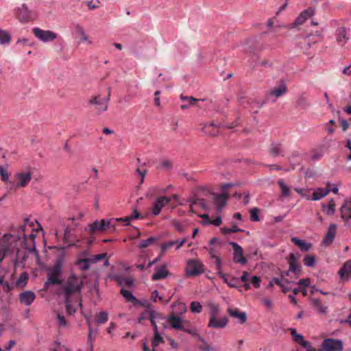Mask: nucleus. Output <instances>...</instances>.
Wrapping results in <instances>:
<instances>
[{
	"label": "nucleus",
	"mask_w": 351,
	"mask_h": 351,
	"mask_svg": "<svg viewBox=\"0 0 351 351\" xmlns=\"http://www.w3.org/2000/svg\"><path fill=\"white\" fill-rule=\"evenodd\" d=\"M83 287V281L79 280L75 275L71 274L66 280L62 287L63 293L65 298L66 310L69 315H71L76 311L73 305L71 295L75 293L80 294Z\"/></svg>",
	"instance_id": "obj_1"
},
{
	"label": "nucleus",
	"mask_w": 351,
	"mask_h": 351,
	"mask_svg": "<svg viewBox=\"0 0 351 351\" xmlns=\"http://www.w3.org/2000/svg\"><path fill=\"white\" fill-rule=\"evenodd\" d=\"M289 263V270L282 275L280 279L275 280L276 284L281 287L282 292L285 293L292 291V285L295 283L294 281L287 280L285 276H288L290 271L293 272L297 276H299L301 271V266L298 263V258L295 254H290Z\"/></svg>",
	"instance_id": "obj_2"
},
{
	"label": "nucleus",
	"mask_w": 351,
	"mask_h": 351,
	"mask_svg": "<svg viewBox=\"0 0 351 351\" xmlns=\"http://www.w3.org/2000/svg\"><path fill=\"white\" fill-rule=\"evenodd\" d=\"M165 319L169 324V327L172 329L182 330L191 335H197V330L187 328L186 325L188 321L182 319L181 317L171 315L167 317Z\"/></svg>",
	"instance_id": "obj_3"
},
{
	"label": "nucleus",
	"mask_w": 351,
	"mask_h": 351,
	"mask_svg": "<svg viewBox=\"0 0 351 351\" xmlns=\"http://www.w3.org/2000/svg\"><path fill=\"white\" fill-rule=\"evenodd\" d=\"M32 32L34 36L40 42L47 43L53 42L58 38V34L51 30L43 29L40 27H34Z\"/></svg>",
	"instance_id": "obj_4"
},
{
	"label": "nucleus",
	"mask_w": 351,
	"mask_h": 351,
	"mask_svg": "<svg viewBox=\"0 0 351 351\" xmlns=\"http://www.w3.org/2000/svg\"><path fill=\"white\" fill-rule=\"evenodd\" d=\"M287 92V86L285 82L280 81L279 84L272 88L267 93L266 98L267 101L276 102V99Z\"/></svg>",
	"instance_id": "obj_5"
},
{
	"label": "nucleus",
	"mask_w": 351,
	"mask_h": 351,
	"mask_svg": "<svg viewBox=\"0 0 351 351\" xmlns=\"http://www.w3.org/2000/svg\"><path fill=\"white\" fill-rule=\"evenodd\" d=\"M32 173L29 169H26L16 173L14 175L16 188L25 187L32 180Z\"/></svg>",
	"instance_id": "obj_6"
},
{
	"label": "nucleus",
	"mask_w": 351,
	"mask_h": 351,
	"mask_svg": "<svg viewBox=\"0 0 351 351\" xmlns=\"http://www.w3.org/2000/svg\"><path fill=\"white\" fill-rule=\"evenodd\" d=\"M15 241V238L12 235H5L3 237L1 249L0 250V263L5 258V254L12 251L15 247V245H14Z\"/></svg>",
	"instance_id": "obj_7"
},
{
	"label": "nucleus",
	"mask_w": 351,
	"mask_h": 351,
	"mask_svg": "<svg viewBox=\"0 0 351 351\" xmlns=\"http://www.w3.org/2000/svg\"><path fill=\"white\" fill-rule=\"evenodd\" d=\"M204 272V266L198 260H190L187 262L186 273L188 276H197Z\"/></svg>",
	"instance_id": "obj_8"
},
{
	"label": "nucleus",
	"mask_w": 351,
	"mask_h": 351,
	"mask_svg": "<svg viewBox=\"0 0 351 351\" xmlns=\"http://www.w3.org/2000/svg\"><path fill=\"white\" fill-rule=\"evenodd\" d=\"M343 342L340 339H326L322 343L323 351H343Z\"/></svg>",
	"instance_id": "obj_9"
},
{
	"label": "nucleus",
	"mask_w": 351,
	"mask_h": 351,
	"mask_svg": "<svg viewBox=\"0 0 351 351\" xmlns=\"http://www.w3.org/2000/svg\"><path fill=\"white\" fill-rule=\"evenodd\" d=\"M112 221H114V219H103L99 223L97 220H95L93 223L89 225L88 230L90 232L93 233L96 231H100L110 228L115 229V225L112 224Z\"/></svg>",
	"instance_id": "obj_10"
},
{
	"label": "nucleus",
	"mask_w": 351,
	"mask_h": 351,
	"mask_svg": "<svg viewBox=\"0 0 351 351\" xmlns=\"http://www.w3.org/2000/svg\"><path fill=\"white\" fill-rule=\"evenodd\" d=\"M108 99L109 96L107 97H101L100 95L93 96L90 99L89 103L95 106V108L99 112H103L108 109Z\"/></svg>",
	"instance_id": "obj_11"
},
{
	"label": "nucleus",
	"mask_w": 351,
	"mask_h": 351,
	"mask_svg": "<svg viewBox=\"0 0 351 351\" xmlns=\"http://www.w3.org/2000/svg\"><path fill=\"white\" fill-rule=\"evenodd\" d=\"M62 265L60 263H57L53 267L50 268L48 272V279L45 282V286L49 284H60V280L58 276L61 272Z\"/></svg>",
	"instance_id": "obj_12"
},
{
	"label": "nucleus",
	"mask_w": 351,
	"mask_h": 351,
	"mask_svg": "<svg viewBox=\"0 0 351 351\" xmlns=\"http://www.w3.org/2000/svg\"><path fill=\"white\" fill-rule=\"evenodd\" d=\"M315 14V9L313 8H308L304 11L302 12L296 18L291 27H296L302 25L309 17L313 16Z\"/></svg>",
	"instance_id": "obj_13"
},
{
	"label": "nucleus",
	"mask_w": 351,
	"mask_h": 351,
	"mask_svg": "<svg viewBox=\"0 0 351 351\" xmlns=\"http://www.w3.org/2000/svg\"><path fill=\"white\" fill-rule=\"evenodd\" d=\"M234 250V261L237 263L244 265L247 263L246 258L243 256V250L242 247L235 242H230Z\"/></svg>",
	"instance_id": "obj_14"
},
{
	"label": "nucleus",
	"mask_w": 351,
	"mask_h": 351,
	"mask_svg": "<svg viewBox=\"0 0 351 351\" xmlns=\"http://www.w3.org/2000/svg\"><path fill=\"white\" fill-rule=\"evenodd\" d=\"M16 12L21 22H27L32 19L31 12L25 4H23L17 8Z\"/></svg>",
	"instance_id": "obj_15"
},
{
	"label": "nucleus",
	"mask_w": 351,
	"mask_h": 351,
	"mask_svg": "<svg viewBox=\"0 0 351 351\" xmlns=\"http://www.w3.org/2000/svg\"><path fill=\"white\" fill-rule=\"evenodd\" d=\"M169 202L170 199L165 196H162L156 199L154 203V206L152 210V214L155 216L159 215L162 208Z\"/></svg>",
	"instance_id": "obj_16"
},
{
	"label": "nucleus",
	"mask_w": 351,
	"mask_h": 351,
	"mask_svg": "<svg viewBox=\"0 0 351 351\" xmlns=\"http://www.w3.org/2000/svg\"><path fill=\"white\" fill-rule=\"evenodd\" d=\"M229 195L227 192L224 191L221 194H215L213 203L219 211H221L226 206L227 199Z\"/></svg>",
	"instance_id": "obj_17"
},
{
	"label": "nucleus",
	"mask_w": 351,
	"mask_h": 351,
	"mask_svg": "<svg viewBox=\"0 0 351 351\" xmlns=\"http://www.w3.org/2000/svg\"><path fill=\"white\" fill-rule=\"evenodd\" d=\"M24 244L25 248L30 252H34L36 256H38V254L36 250L35 247V234L31 233L29 237L26 234H23Z\"/></svg>",
	"instance_id": "obj_18"
},
{
	"label": "nucleus",
	"mask_w": 351,
	"mask_h": 351,
	"mask_svg": "<svg viewBox=\"0 0 351 351\" xmlns=\"http://www.w3.org/2000/svg\"><path fill=\"white\" fill-rule=\"evenodd\" d=\"M338 274L341 279L343 280H348L351 278V260H348L344 263Z\"/></svg>",
	"instance_id": "obj_19"
},
{
	"label": "nucleus",
	"mask_w": 351,
	"mask_h": 351,
	"mask_svg": "<svg viewBox=\"0 0 351 351\" xmlns=\"http://www.w3.org/2000/svg\"><path fill=\"white\" fill-rule=\"evenodd\" d=\"M20 302L25 306H29L36 298V295L31 291H26L19 294Z\"/></svg>",
	"instance_id": "obj_20"
},
{
	"label": "nucleus",
	"mask_w": 351,
	"mask_h": 351,
	"mask_svg": "<svg viewBox=\"0 0 351 351\" xmlns=\"http://www.w3.org/2000/svg\"><path fill=\"white\" fill-rule=\"evenodd\" d=\"M341 217L345 221L351 219V199H347L340 208Z\"/></svg>",
	"instance_id": "obj_21"
},
{
	"label": "nucleus",
	"mask_w": 351,
	"mask_h": 351,
	"mask_svg": "<svg viewBox=\"0 0 351 351\" xmlns=\"http://www.w3.org/2000/svg\"><path fill=\"white\" fill-rule=\"evenodd\" d=\"M336 232H337V225L334 224V223L330 224L326 234L325 235V237L323 239L322 243L326 245H330V243H332V241H334L335 237L336 235Z\"/></svg>",
	"instance_id": "obj_22"
},
{
	"label": "nucleus",
	"mask_w": 351,
	"mask_h": 351,
	"mask_svg": "<svg viewBox=\"0 0 351 351\" xmlns=\"http://www.w3.org/2000/svg\"><path fill=\"white\" fill-rule=\"evenodd\" d=\"M335 38L338 43L345 44L349 39L346 28L344 27L337 28L335 32Z\"/></svg>",
	"instance_id": "obj_23"
},
{
	"label": "nucleus",
	"mask_w": 351,
	"mask_h": 351,
	"mask_svg": "<svg viewBox=\"0 0 351 351\" xmlns=\"http://www.w3.org/2000/svg\"><path fill=\"white\" fill-rule=\"evenodd\" d=\"M228 322V319L227 317H224L221 319H218L217 317L213 319H210L208 326L213 328H222L227 325Z\"/></svg>",
	"instance_id": "obj_24"
},
{
	"label": "nucleus",
	"mask_w": 351,
	"mask_h": 351,
	"mask_svg": "<svg viewBox=\"0 0 351 351\" xmlns=\"http://www.w3.org/2000/svg\"><path fill=\"white\" fill-rule=\"evenodd\" d=\"M169 275V271L167 269V266L163 265L156 269L155 273L152 275L153 280H159L167 278Z\"/></svg>",
	"instance_id": "obj_25"
},
{
	"label": "nucleus",
	"mask_w": 351,
	"mask_h": 351,
	"mask_svg": "<svg viewBox=\"0 0 351 351\" xmlns=\"http://www.w3.org/2000/svg\"><path fill=\"white\" fill-rule=\"evenodd\" d=\"M330 191L328 188H318L314 191L311 199L314 201L319 200L326 196Z\"/></svg>",
	"instance_id": "obj_26"
},
{
	"label": "nucleus",
	"mask_w": 351,
	"mask_h": 351,
	"mask_svg": "<svg viewBox=\"0 0 351 351\" xmlns=\"http://www.w3.org/2000/svg\"><path fill=\"white\" fill-rule=\"evenodd\" d=\"M228 312L230 316L238 319L240 323L243 324L246 322L247 317L245 312L239 311L237 308H228Z\"/></svg>",
	"instance_id": "obj_27"
},
{
	"label": "nucleus",
	"mask_w": 351,
	"mask_h": 351,
	"mask_svg": "<svg viewBox=\"0 0 351 351\" xmlns=\"http://www.w3.org/2000/svg\"><path fill=\"white\" fill-rule=\"evenodd\" d=\"M311 302L313 307L319 313L326 314L327 313L328 307L322 304L319 299L311 298Z\"/></svg>",
	"instance_id": "obj_28"
},
{
	"label": "nucleus",
	"mask_w": 351,
	"mask_h": 351,
	"mask_svg": "<svg viewBox=\"0 0 351 351\" xmlns=\"http://www.w3.org/2000/svg\"><path fill=\"white\" fill-rule=\"evenodd\" d=\"M75 33L80 36L81 40L85 42L88 45H92L93 42L89 40L88 36L86 34L84 27L80 24H77L75 26Z\"/></svg>",
	"instance_id": "obj_29"
},
{
	"label": "nucleus",
	"mask_w": 351,
	"mask_h": 351,
	"mask_svg": "<svg viewBox=\"0 0 351 351\" xmlns=\"http://www.w3.org/2000/svg\"><path fill=\"white\" fill-rule=\"evenodd\" d=\"M180 99L185 102V104L181 105L180 108L182 109H186L189 108L190 106H195L196 103L199 101L198 99L193 97H187L181 95Z\"/></svg>",
	"instance_id": "obj_30"
},
{
	"label": "nucleus",
	"mask_w": 351,
	"mask_h": 351,
	"mask_svg": "<svg viewBox=\"0 0 351 351\" xmlns=\"http://www.w3.org/2000/svg\"><path fill=\"white\" fill-rule=\"evenodd\" d=\"M121 294L123 297L128 301L134 303V304L138 303L136 298L132 294V293L128 290H126L123 288L121 289Z\"/></svg>",
	"instance_id": "obj_31"
},
{
	"label": "nucleus",
	"mask_w": 351,
	"mask_h": 351,
	"mask_svg": "<svg viewBox=\"0 0 351 351\" xmlns=\"http://www.w3.org/2000/svg\"><path fill=\"white\" fill-rule=\"evenodd\" d=\"M199 217L202 219H207L208 221L204 222V225H214L215 226H219L221 223V218L220 216L217 217L214 220L210 219L209 217L206 214L199 215Z\"/></svg>",
	"instance_id": "obj_32"
},
{
	"label": "nucleus",
	"mask_w": 351,
	"mask_h": 351,
	"mask_svg": "<svg viewBox=\"0 0 351 351\" xmlns=\"http://www.w3.org/2000/svg\"><path fill=\"white\" fill-rule=\"evenodd\" d=\"M51 351H71L64 344L58 341H53L50 346Z\"/></svg>",
	"instance_id": "obj_33"
},
{
	"label": "nucleus",
	"mask_w": 351,
	"mask_h": 351,
	"mask_svg": "<svg viewBox=\"0 0 351 351\" xmlns=\"http://www.w3.org/2000/svg\"><path fill=\"white\" fill-rule=\"evenodd\" d=\"M291 241L304 251H308L311 247V244L306 243L298 237H292Z\"/></svg>",
	"instance_id": "obj_34"
},
{
	"label": "nucleus",
	"mask_w": 351,
	"mask_h": 351,
	"mask_svg": "<svg viewBox=\"0 0 351 351\" xmlns=\"http://www.w3.org/2000/svg\"><path fill=\"white\" fill-rule=\"evenodd\" d=\"M140 217H141V215L139 214V213L137 211V210H135V215H130V216H128L124 218H115V219H114V221H123V222H125V226H129V225H130V221L132 220L138 219V218H140Z\"/></svg>",
	"instance_id": "obj_35"
},
{
	"label": "nucleus",
	"mask_w": 351,
	"mask_h": 351,
	"mask_svg": "<svg viewBox=\"0 0 351 351\" xmlns=\"http://www.w3.org/2000/svg\"><path fill=\"white\" fill-rule=\"evenodd\" d=\"M146 313H147L148 318L152 320H156V319L160 318V315L155 310L152 308L150 304H147L146 306Z\"/></svg>",
	"instance_id": "obj_36"
},
{
	"label": "nucleus",
	"mask_w": 351,
	"mask_h": 351,
	"mask_svg": "<svg viewBox=\"0 0 351 351\" xmlns=\"http://www.w3.org/2000/svg\"><path fill=\"white\" fill-rule=\"evenodd\" d=\"M118 282L121 288L132 287L134 286V280L132 278H119Z\"/></svg>",
	"instance_id": "obj_37"
},
{
	"label": "nucleus",
	"mask_w": 351,
	"mask_h": 351,
	"mask_svg": "<svg viewBox=\"0 0 351 351\" xmlns=\"http://www.w3.org/2000/svg\"><path fill=\"white\" fill-rule=\"evenodd\" d=\"M11 40L9 33L4 29H0V45H8Z\"/></svg>",
	"instance_id": "obj_38"
},
{
	"label": "nucleus",
	"mask_w": 351,
	"mask_h": 351,
	"mask_svg": "<svg viewBox=\"0 0 351 351\" xmlns=\"http://www.w3.org/2000/svg\"><path fill=\"white\" fill-rule=\"evenodd\" d=\"M173 246L176 247V250H177V241L176 240H170L160 245V250L162 254H164L168 250H169Z\"/></svg>",
	"instance_id": "obj_39"
},
{
	"label": "nucleus",
	"mask_w": 351,
	"mask_h": 351,
	"mask_svg": "<svg viewBox=\"0 0 351 351\" xmlns=\"http://www.w3.org/2000/svg\"><path fill=\"white\" fill-rule=\"evenodd\" d=\"M28 279L27 274L24 272L21 274L19 278L16 281L15 285L18 288H23L27 285V280Z\"/></svg>",
	"instance_id": "obj_40"
},
{
	"label": "nucleus",
	"mask_w": 351,
	"mask_h": 351,
	"mask_svg": "<svg viewBox=\"0 0 351 351\" xmlns=\"http://www.w3.org/2000/svg\"><path fill=\"white\" fill-rule=\"evenodd\" d=\"M270 152L274 156H278L282 153V147L280 143H274L271 145Z\"/></svg>",
	"instance_id": "obj_41"
},
{
	"label": "nucleus",
	"mask_w": 351,
	"mask_h": 351,
	"mask_svg": "<svg viewBox=\"0 0 351 351\" xmlns=\"http://www.w3.org/2000/svg\"><path fill=\"white\" fill-rule=\"evenodd\" d=\"M108 319V313L106 311H101L96 315V322L98 324H103Z\"/></svg>",
	"instance_id": "obj_42"
},
{
	"label": "nucleus",
	"mask_w": 351,
	"mask_h": 351,
	"mask_svg": "<svg viewBox=\"0 0 351 351\" xmlns=\"http://www.w3.org/2000/svg\"><path fill=\"white\" fill-rule=\"evenodd\" d=\"M290 331L294 341L296 343H299L300 345L302 346L304 342L306 341V340L304 339L303 336L302 335L297 333L296 330L295 328H291Z\"/></svg>",
	"instance_id": "obj_43"
},
{
	"label": "nucleus",
	"mask_w": 351,
	"mask_h": 351,
	"mask_svg": "<svg viewBox=\"0 0 351 351\" xmlns=\"http://www.w3.org/2000/svg\"><path fill=\"white\" fill-rule=\"evenodd\" d=\"M278 184L281 189L282 194L285 197L289 196L290 195V189L284 180L282 179L279 180Z\"/></svg>",
	"instance_id": "obj_44"
},
{
	"label": "nucleus",
	"mask_w": 351,
	"mask_h": 351,
	"mask_svg": "<svg viewBox=\"0 0 351 351\" xmlns=\"http://www.w3.org/2000/svg\"><path fill=\"white\" fill-rule=\"evenodd\" d=\"M190 309L193 313H200L202 311V306L199 302L193 301L191 303Z\"/></svg>",
	"instance_id": "obj_45"
},
{
	"label": "nucleus",
	"mask_w": 351,
	"mask_h": 351,
	"mask_svg": "<svg viewBox=\"0 0 351 351\" xmlns=\"http://www.w3.org/2000/svg\"><path fill=\"white\" fill-rule=\"evenodd\" d=\"M77 265L80 267V269L82 271H86L90 267V262L89 258L80 259L77 263Z\"/></svg>",
	"instance_id": "obj_46"
},
{
	"label": "nucleus",
	"mask_w": 351,
	"mask_h": 351,
	"mask_svg": "<svg viewBox=\"0 0 351 351\" xmlns=\"http://www.w3.org/2000/svg\"><path fill=\"white\" fill-rule=\"evenodd\" d=\"M223 281L228 285L230 287L237 288L239 280L236 278L228 279L227 276L222 278Z\"/></svg>",
	"instance_id": "obj_47"
},
{
	"label": "nucleus",
	"mask_w": 351,
	"mask_h": 351,
	"mask_svg": "<svg viewBox=\"0 0 351 351\" xmlns=\"http://www.w3.org/2000/svg\"><path fill=\"white\" fill-rule=\"evenodd\" d=\"M323 156L324 152L322 149H315L310 154V158L313 161L320 159Z\"/></svg>",
	"instance_id": "obj_48"
},
{
	"label": "nucleus",
	"mask_w": 351,
	"mask_h": 351,
	"mask_svg": "<svg viewBox=\"0 0 351 351\" xmlns=\"http://www.w3.org/2000/svg\"><path fill=\"white\" fill-rule=\"evenodd\" d=\"M219 124H217L214 122H209V123H204V128H203V130L204 131L205 133L209 134V135H215L216 133L214 132H211L209 130V128L210 127H215V128H217L219 127Z\"/></svg>",
	"instance_id": "obj_49"
},
{
	"label": "nucleus",
	"mask_w": 351,
	"mask_h": 351,
	"mask_svg": "<svg viewBox=\"0 0 351 351\" xmlns=\"http://www.w3.org/2000/svg\"><path fill=\"white\" fill-rule=\"evenodd\" d=\"M210 319H213L214 317H217L219 313V306L215 304H210Z\"/></svg>",
	"instance_id": "obj_50"
},
{
	"label": "nucleus",
	"mask_w": 351,
	"mask_h": 351,
	"mask_svg": "<svg viewBox=\"0 0 351 351\" xmlns=\"http://www.w3.org/2000/svg\"><path fill=\"white\" fill-rule=\"evenodd\" d=\"M163 341V338L161 337L159 332L157 333H154V337L152 339V346L154 348L156 347ZM153 351H155V348H153Z\"/></svg>",
	"instance_id": "obj_51"
},
{
	"label": "nucleus",
	"mask_w": 351,
	"mask_h": 351,
	"mask_svg": "<svg viewBox=\"0 0 351 351\" xmlns=\"http://www.w3.org/2000/svg\"><path fill=\"white\" fill-rule=\"evenodd\" d=\"M71 232V229L69 226H66L65 228H64L63 240H64V242L65 243H68L69 246H73V245H74V244H73V243L69 244V241H70Z\"/></svg>",
	"instance_id": "obj_52"
},
{
	"label": "nucleus",
	"mask_w": 351,
	"mask_h": 351,
	"mask_svg": "<svg viewBox=\"0 0 351 351\" xmlns=\"http://www.w3.org/2000/svg\"><path fill=\"white\" fill-rule=\"evenodd\" d=\"M304 263L306 267H313L315 264V258L313 256L307 255L304 258Z\"/></svg>",
	"instance_id": "obj_53"
},
{
	"label": "nucleus",
	"mask_w": 351,
	"mask_h": 351,
	"mask_svg": "<svg viewBox=\"0 0 351 351\" xmlns=\"http://www.w3.org/2000/svg\"><path fill=\"white\" fill-rule=\"evenodd\" d=\"M160 168L165 171H169L172 168V165L169 160L164 159L160 162Z\"/></svg>",
	"instance_id": "obj_54"
},
{
	"label": "nucleus",
	"mask_w": 351,
	"mask_h": 351,
	"mask_svg": "<svg viewBox=\"0 0 351 351\" xmlns=\"http://www.w3.org/2000/svg\"><path fill=\"white\" fill-rule=\"evenodd\" d=\"M155 241H156V237H150L147 239L142 240L139 243V247L141 248H145L147 246H149V245H151Z\"/></svg>",
	"instance_id": "obj_55"
},
{
	"label": "nucleus",
	"mask_w": 351,
	"mask_h": 351,
	"mask_svg": "<svg viewBox=\"0 0 351 351\" xmlns=\"http://www.w3.org/2000/svg\"><path fill=\"white\" fill-rule=\"evenodd\" d=\"M259 210L257 208H253L250 210V218L252 221H258L260 218L258 217Z\"/></svg>",
	"instance_id": "obj_56"
},
{
	"label": "nucleus",
	"mask_w": 351,
	"mask_h": 351,
	"mask_svg": "<svg viewBox=\"0 0 351 351\" xmlns=\"http://www.w3.org/2000/svg\"><path fill=\"white\" fill-rule=\"evenodd\" d=\"M223 234H230L231 232H237L241 231L237 226H232L231 228H223L221 229Z\"/></svg>",
	"instance_id": "obj_57"
},
{
	"label": "nucleus",
	"mask_w": 351,
	"mask_h": 351,
	"mask_svg": "<svg viewBox=\"0 0 351 351\" xmlns=\"http://www.w3.org/2000/svg\"><path fill=\"white\" fill-rule=\"evenodd\" d=\"M295 284H298L301 288H306L310 286V279L308 278L301 279Z\"/></svg>",
	"instance_id": "obj_58"
},
{
	"label": "nucleus",
	"mask_w": 351,
	"mask_h": 351,
	"mask_svg": "<svg viewBox=\"0 0 351 351\" xmlns=\"http://www.w3.org/2000/svg\"><path fill=\"white\" fill-rule=\"evenodd\" d=\"M106 256V254H99L95 256H93L91 258H89V261L91 264H94L97 263L98 261L104 259Z\"/></svg>",
	"instance_id": "obj_59"
},
{
	"label": "nucleus",
	"mask_w": 351,
	"mask_h": 351,
	"mask_svg": "<svg viewBox=\"0 0 351 351\" xmlns=\"http://www.w3.org/2000/svg\"><path fill=\"white\" fill-rule=\"evenodd\" d=\"M0 174L3 182H5L9 180V174L6 169L2 166H0Z\"/></svg>",
	"instance_id": "obj_60"
},
{
	"label": "nucleus",
	"mask_w": 351,
	"mask_h": 351,
	"mask_svg": "<svg viewBox=\"0 0 351 351\" xmlns=\"http://www.w3.org/2000/svg\"><path fill=\"white\" fill-rule=\"evenodd\" d=\"M57 319L59 327H66L67 326V322L64 316L60 314H58Z\"/></svg>",
	"instance_id": "obj_61"
},
{
	"label": "nucleus",
	"mask_w": 351,
	"mask_h": 351,
	"mask_svg": "<svg viewBox=\"0 0 351 351\" xmlns=\"http://www.w3.org/2000/svg\"><path fill=\"white\" fill-rule=\"evenodd\" d=\"M135 173H136L141 176L140 184H143L144 182L145 176L147 173V170H145V169L141 170L139 167H138L135 171Z\"/></svg>",
	"instance_id": "obj_62"
},
{
	"label": "nucleus",
	"mask_w": 351,
	"mask_h": 351,
	"mask_svg": "<svg viewBox=\"0 0 351 351\" xmlns=\"http://www.w3.org/2000/svg\"><path fill=\"white\" fill-rule=\"evenodd\" d=\"M172 226L180 232H183L184 231V226L178 221L174 220L172 222Z\"/></svg>",
	"instance_id": "obj_63"
},
{
	"label": "nucleus",
	"mask_w": 351,
	"mask_h": 351,
	"mask_svg": "<svg viewBox=\"0 0 351 351\" xmlns=\"http://www.w3.org/2000/svg\"><path fill=\"white\" fill-rule=\"evenodd\" d=\"M199 348L202 351H214V349L208 345L207 341L202 343Z\"/></svg>",
	"instance_id": "obj_64"
}]
</instances>
